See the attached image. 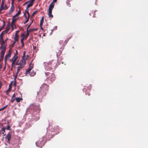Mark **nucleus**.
Wrapping results in <instances>:
<instances>
[{
	"mask_svg": "<svg viewBox=\"0 0 148 148\" xmlns=\"http://www.w3.org/2000/svg\"><path fill=\"white\" fill-rule=\"evenodd\" d=\"M46 64H48V66L46 67V68L47 70L55 69L57 67V63L56 60H52Z\"/></svg>",
	"mask_w": 148,
	"mask_h": 148,
	"instance_id": "obj_1",
	"label": "nucleus"
},
{
	"mask_svg": "<svg viewBox=\"0 0 148 148\" xmlns=\"http://www.w3.org/2000/svg\"><path fill=\"white\" fill-rule=\"evenodd\" d=\"M54 3L53 2H52L49 5L48 13V15L49 16V18H52L53 17V16L51 14V13L52 10L54 7Z\"/></svg>",
	"mask_w": 148,
	"mask_h": 148,
	"instance_id": "obj_2",
	"label": "nucleus"
},
{
	"mask_svg": "<svg viewBox=\"0 0 148 148\" xmlns=\"http://www.w3.org/2000/svg\"><path fill=\"white\" fill-rule=\"evenodd\" d=\"M46 92H45V91H43L40 89V90L37 93V96L40 98H42L43 96L46 95Z\"/></svg>",
	"mask_w": 148,
	"mask_h": 148,
	"instance_id": "obj_3",
	"label": "nucleus"
},
{
	"mask_svg": "<svg viewBox=\"0 0 148 148\" xmlns=\"http://www.w3.org/2000/svg\"><path fill=\"white\" fill-rule=\"evenodd\" d=\"M60 128L58 126L56 125L52 128L51 130L52 132H56L55 134H57L59 132V130H60Z\"/></svg>",
	"mask_w": 148,
	"mask_h": 148,
	"instance_id": "obj_4",
	"label": "nucleus"
},
{
	"mask_svg": "<svg viewBox=\"0 0 148 148\" xmlns=\"http://www.w3.org/2000/svg\"><path fill=\"white\" fill-rule=\"evenodd\" d=\"M48 87L49 86L47 85L46 84L44 83L42 85L40 88V89L46 92L47 90L48 89Z\"/></svg>",
	"mask_w": 148,
	"mask_h": 148,
	"instance_id": "obj_5",
	"label": "nucleus"
},
{
	"mask_svg": "<svg viewBox=\"0 0 148 148\" xmlns=\"http://www.w3.org/2000/svg\"><path fill=\"white\" fill-rule=\"evenodd\" d=\"M45 142V141L44 140H41L40 142L39 141L36 142V145L38 147H42L44 145Z\"/></svg>",
	"mask_w": 148,
	"mask_h": 148,
	"instance_id": "obj_6",
	"label": "nucleus"
},
{
	"mask_svg": "<svg viewBox=\"0 0 148 148\" xmlns=\"http://www.w3.org/2000/svg\"><path fill=\"white\" fill-rule=\"evenodd\" d=\"M34 67V64H32V61L31 62L30 64H29V68L26 71L25 74H29L30 73V71Z\"/></svg>",
	"mask_w": 148,
	"mask_h": 148,
	"instance_id": "obj_7",
	"label": "nucleus"
},
{
	"mask_svg": "<svg viewBox=\"0 0 148 148\" xmlns=\"http://www.w3.org/2000/svg\"><path fill=\"white\" fill-rule=\"evenodd\" d=\"M12 51L10 49L8 51V53L5 56V62H6L7 60L9 59L11 56Z\"/></svg>",
	"mask_w": 148,
	"mask_h": 148,
	"instance_id": "obj_8",
	"label": "nucleus"
},
{
	"mask_svg": "<svg viewBox=\"0 0 148 148\" xmlns=\"http://www.w3.org/2000/svg\"><path fill=\"white\" fill-rule=\"evenodd\" d=\"M13 82V81L11 82L10 83V84L9 88L6 91V95H8L10 91L12 88V85Z\"/></svg>",
	"mask_w": 148,
	"mask_h": 148,
	"instance_id": "obj_9",
	"label": "nucleus"
},
{
	"mask_svg": "<svg viewBox=\"0 0 148 148\" xmlns=\"http://www.w3.org/2000/svg\"><path fill=\"white\" fill-rule=\"evenodd\" d=\"M18 18H14V17H13L12 18V24L11 25V27L12 28V30H13L14 29L13 25H14L15 27V28H16V27L15 24H14V23L18 19Z\"/></svg>",
	"mask_w": 148,
	"mask_h": 148,
	"instance_id": "obj_10",
	"label": "nucleus"
},
{
	"mask_svg": "<svg viewBox=\"0 0 148 148\" xmlns=\"http://www.w3.org/2000/svg\"><path fill=\"white\" fill-rule=\"evenodd\" d=\"M11 138V135L10 134V133H9L5 137V139L7 140V142L8 143H10V139Z\"/></svg>",
	"mask_w": 148,
	"mask_h": 148,
	"instance_id": "obj_11",
	"label": "nucleus"
},
{
	"mask_svg": "<svg viewBox=\"0 0 148 148\" xmlns=\"http://www.w3.org/2000/svg\"><path fill=\"white\" fill-rule=\"evenodd\" d=\"M55 75L53 73H52L51 75L49 77V78L50 79V80L51 82H53L54 81L55 79Z\"/></svg>",
	"mask_w": 148,
	"mask_h": 148,
	"instance_id": "obj_12",
	"label": "nucleus"
},
{
	"mask_svg": "<svg viewBox=\"0 0 148 148\" xmlns=\"http://www.w3.org/2000/svg\"><path fill=\"white\" fill-rule=\"evenodd\" d=\"M25 62H21L20 64V65L17 67V68L19 69H21L25 65Z\"/></svg>",
	"mask_w": 148,
	"mask_h": 148,
	"instance_id": "obj_13",
	"label": "nucleus"
},
{
	"mask_svg": "<svg viewBox=\"0 0 148 148\" xmlns=\"http://www.w3.org/2000/svg\"><path fill=\"white\" fill-rule=\"evenodd\" d=\"M18 58V57L17 56H16L15 55L12 59V61H13L12 63V65H13V64H14V62H16V61L17 60Z\"/></svg>",
	"mask_w": 148,
	"mask_h": 148,
	"instance_id": "obj_14",
	"label": "nucleus"
},
{
	"mask_svg": "<svg viewBox=\"0 0 148 148\" xmlns=\"http://www.w3.org/2000/svg\"><path fill=\"white\" fill-rule=\"evenodd\" d=\"M10 25H8L7 27H6V29L5 31H4V32L5 33H7L8 32V31L10 29Z\"/></svg>",
	"mask_w": 148,
	"mask_h": 148,
	"instance_id": "obj_15",
	"label": "nucleus"
},
{
	"mask_svg": "<svg viewBox=\"0 0 148 148\" xmlns=\"http://www.w3.org/2000/svg\"><path fill=\"white\" fill-rule=\"evenodd\" d=\"M25 51H24L23 52V54L22 57V58L24 60V61L23 62H25V60H27V58H25Z\"/></svg>",
	"mask_w": 148,
	"mask_h": 148,
	"instance_id": "obj_16",
	"label": "nucleus"
},
{
	"mask_svg": "<svg viewBox=\"0 0 148 148\" xmlns=\"http://www.w3.org/2000/svg\"><path fill=\"white\" fill-rule=\"evenodd\" d=\"M24 15H25V18H27V20L24 23V24H25L28 22V21H29V17H27V16L25 14V13H24Z\"/></svg>",
	"mask_w": 148,
	"mask_h": 148,
	"instance_id": "obj_17",
	"label": "nucleus"
},
{
	"mask_svg": "<svg viewBox=\"0 0 148 148\" xmlns=\"http://www.w3.org/2000/svg\"><path fill=\"white\" fill-rule=\"evenodd\" d=\"M29 75L31 77L34 76L36 74V73L34 71V70H32V71L30 73H29Z\"/></svg>",
	"mask_w": 148,
	"mask_h": 148,
	"instance_id": "obj_18",
	"label": "nucleus"
},
{
	"mask_svg": "<svg viewBox=\"0 0 148 148\" xmlns=\"http://www.w3.org/2000/svg\"><path fill=\"white\" fill-rule=\"evenodd\" d=\"M5 34L4 32V31H3L1 34L0 35V38L1 40H3V36Z\"/></svg>",
	"mask_w": 148,
	"mask_h": 148,
	"instance_id": "obj_19",
	"label": "nucleus"
},
{
	"mask_svg": "<svg viewBox=\"0 0 148 148\" xmlns=\"http://www.w3.org/2000/svg\"><path fill=\"white\" fill-rule=\"evenodd\" d=\"M14 6L13 5V3H12V6L11 7L10 10V13L12 12L14 10Z\"/></svg>",
	"mask_w": 148,
	"mask_h": 148,
	"instance_id": "obj_20",
	"label": "nucleus"
},
{
	"mask_svg": "<svg viewBox=\"0 0 148 148\" xmlns=\"http://www.w3.org/2000/svg\"><path fill=\"white\" fill-rule=\"evenodd\" d=\"M33 5V3L30 2L29 4L27 6L26 8H27V10H28V8L32 6Z\"/></svg>",
	"mask_w": 148,
	"mask_h": 148,
	"instance_id": "obj_21",
	"label": "nucleus"
},
{
	"mask_svg": "<svg viewBox=\"0 0 148 148\" xmlns=\"http://www.w3.org/2000/svg\"><path fill=\"white\" fill-rule=\"evenodd\" d=\"M23 36H24L23 38H25V39H26L29 35V31H28V32H27L26 35L25 36H24V35L23 34Z\"/></svg>",
	"mask_w": 148,
	"mask_h": 148,
	"instance_id": "obj_22",
	"label": "nucleus"
},
{
	"mask_svg": "<svg viewBox=\"0 0 148 148\" xmlns=\"http://www.w3.org/2000/svg\"><path fill=\"white\" fill-rule=\"evenodd\" d=\"M38 29L37 28L30 29L29 31V32H34L37 31Z\"/></svg>",
	"mask_w": 148,
	"mask_h": 148,
	"instance_id": "obj_23",
	"label": "nucleus"
},
{
	"mask_svg": "<svg viewBox=\"0 0 148 148\" xmlns=\"http://www.w3.org/2000/svg\"><path fill=\"white\" fill-rule=\"evenodd\" d=\"M21 100H23V99L21 98L17 97L16 99V100L17 102H20Z\"/></svg>",
	"mask_w": 148,
	"mask_h": 148,
	"instance_id": "obj_24",
	"label": "nucleus"
},
{
	"mask_svg": "<svg viewBox=\"0 0 148 148\" xmlns=\"http://www.w3.org/2000/svg\"><path fill=\"white\" fill-rule=\"evenodd\" d=\"M1 48L2 49H4L5 50L6 49V46L5 45H2L1 44Z\"/></svg>",
	"mask_w": 148,
	"mask_h": 148,
	"instance_id": "obj_25",
	"label": "nucleus"
},
{
	"mask_svg": "<svg viewBox=\"0 0 148 148\" xmlns=\"http://www.w3.org/2000/svg\"><path fill=\"white\" fill-rule=\"evenodd\" d=\"M19 70H20V69H19L17 68V71L16 73V76L14 78V80H15V79H16V78L19 72Z\"/></svg>",
	"mask_w": 148,
	"mask_h": 148,
	"instance_id": "obj_26",
	"label": "nucleus"
},
{
	"mask_svg": "<svg viewBox=\"0 0 148 148\" xmlns=\"http://www.w3.org/2000/svg\"><path fill=\"white\" fill-rule=\"evenodd\" d=\"M18 36H15L14 38V42H16L18 41Z\"/></svg>",
	"mask_w": 148,
	"mask_h": 148,
	"instance_id": "obj_27",
	"label": "nucleus"
},
{
	"mask_svg": "<svg viewBox=\"0 0 148 148\" xmlns=\"http://www.w3.org/2000/svg\"><path fill=\"white\" fill-rule=\"evenodd\" d=\"M5 52V50L2 49L1 52V55H4Z\"/></svg>",
	"mask_w": 148,
	"mask_h": 148,
	"instance_id": "obj_28",
	"label": "nucleus"
},
{
	"mask_svg": "<svg viewBox=\"0 0 148 148\" xmlns=\"http://www.w3.org/2000/svg\"><path fill=\"white\" fill-rule=\"evenodd\" d=\"M44 21V17H42L40 21V24H43Z\"/></svg>",
	"mask_w": 148,
	"mask_h": 148,
	"instance_id": "obj_29",
	"label": "nucleus"
},
{
	"mask_svg": "<svg viewBox=\"0 0 148 148\" xmlns=\"http://www.w3.org/2000/svg\"><path fill=\"white\" fill-rule=\"evenodd\" d=\"M37 11H34V12L32 14V16H34L36 14H37Z\"/></svg>",
	"mask_w": 148,
	"mask_h": 148,
	"instance_id": "obj_30",
	"label": "nucleus"
},
{
	"mask_svg": "<svg viewBox=\"0 0 148 148\" xmlns=\"http://www.w3.org/2000/svg\"><path fill=\"white\" fill-rule=\"evenodd\" d=\"M19 31H17L16 32V33H15V36H18V34L19 33Z\"/></svg>",
	"mask_w": 148,
	"mask_h": 148,
	"instance_id": "obj_31",
	"label": "nucleus"
},
{
	"mask_svg": "<svg viewBox=\"0 0 148 148\" xmlns=\"http://www.w3.org/2000/svg\"><path fill=\"white\" fill-rule=\"evenodd\" d=\"M5 129H6V128L5 127H2V130L3 131V134H4V132H5Z\"/></svg>",
	"mask_w": 148,
	"mask_h": 148,
	"instance_id": "obj_32",
	"label": "nucleus"
},
{
	"mask_svg": "<svg viewBox=\"0 0 148 148\" xmlns=\"http://www.w3.org/2000/svg\"><path fill=\"white\" fill-rule=\"evenodd\" d=\"M4 6V2L3 1V0H2L1 4V8H3Z\"/></svg>",
	"mask_w": 148,
	"mask_h": 148,
	"instance_id": "obj_33",
	"label": "nucleus"
},
{
	"mask_svg": "<svg viewBox=\"0 0 148 148\" xmlns=\"http://www.w3.org/2000/svg\"><path fill=\"white\" fill-rule=\"evenodd\" d=\"M2 8L3 10H5L7 9L8 8V7L6 5H5L4 7L3 6V7Z\"/></svg>",
	"mask_w": 148,
	"mask_h": 148,
	"instance_id": "obj_34",
	"label": "nucleus"
},
{
	"mask_svg": "<svg viewBox=\"0 0 148 148\" xmlns=\"http://www.w3.org/2000/svg\"><path fill=\"white\" fill-rule=\"evenodd\" d=\"M6 129H7V130H10V127L9 125H8L7 127L6 128Z\"/></svg>",
	"mask_w": 148,
	"mask_h": 148,
	"instance_id": "obj_35",
	"label": "nucleus"
},
{
	"mask_svg": "<svg viewBox=\"0 0 148 148\" xmlns=\"http://www.w3.org/2000/svg\"><path fill=\"white\" fill-rule=\"evenodd\" d=\"M42 24H40V27L41 29L43 30V28L42 27Z\"/></svg>",
	"mask_w": 148,
	"mask_h": 148,
	"instance_id": "obj_36",
	"label": "nucleus"
},
{
	"mask_svg": "<svg viewBox=\"0 0 148 148\" xmlns=\"http://www.w3.org/2000/svg\"><path fill=\"white\" fill-rule=\"evenodd\" d=\"M34 1H35V0H30L28 2H26V3H28L29 2H30L32 3H33V2H34Z\"/></svg>",
	"mask_w": 148,
	"mask_h": 148,
	"instance_id": "obj_37",
	"label": "nucleus"
},
{
	"mask_svg": "<svg viewBox=\"0 0 148 148\" xmlns=\"http://www.w3.org/2000/svg\"><path fill=\"white\" fill-rule=\"evenodd\" d=\"M31 23H30L28 26L27 27V32H28L29 31V30H28V29L29 28V27H30V26H31Z\"/></svg>",
	"mask_w": 148,
	"mask_h": 148,
	"instance_id": "obj_38",
	"label": "nucleus"
},
{
	"mask_svg": "<svg viewBox=\"0 0 148 148\" xmlns=\"http://www.w3.org/2000/svg\"><path fill=\"white\" fill-rule=\"evenodd\" d=\"M24 39H25L24 38H22V39H21V43H24L23 41Z\"/></svg>",
	"mask_w": 148,
	"mask_h": 148,
	"instance_id": "obj_39",
	"label": "nucleus"
},
{
	"mask_svg": "<svg viewBox=\"0 0 148 148\" xmlns=\"http://www.w3.org/2000/svg\"><path fill=\"white\" fill-rule=\"evenodd\" d=\"M59 43L60 44V45H64V44H63V41L62 40H60V41H59Z\"/></svg>",
	"mask_w": 148,
	"mask_h": 148,
	"instance_id": "obj_40",
	"label": "nucleus"
},
{
	"mask_svg": "<svg viewBox=\"0 0 148 148\" xmlns=\"http://www.w3.org/2000/svg\"><path fill=\"white\" fill-rule=\"evenodd\" d=\"M13 85L14 86H16V81H15L14 82Z\"/></svg>",
	"mask_w": 148,
	"mask_h": 148,
	"instance_id": "obj_41",
	"label": "nucleus"
},
{
	"mask_svg": "<svg viewBox=\"0 0 148 148\" xmlns=\"http://www.w3.org/2000/svg\"><path fill=\"white\" fill-rule=\"evenodd\" d=\"M1 41L2 42L1 44L2 45H5V42L3 40H2Z\"/></svg>",
	"mask_w": 148,
	"mask_h": 148,
	"instance_id": "obj_42",
	"label": "nucleus"
},
{
	"mask_svg": "<svg viewBox=\"0 0 148 148\" xmlns=\"http://www.w3.org/2000/svg\"><path fill=\"white\" fill-rule=\"evenodd\" d=\"M8 106V105H6V106H4V107H3V108H2V109H3V110H4V109H5Z\"/></svg>",
	"mask_w": 148,
	"mask_h": 148,
	"instance_id": "obj_43",
	"label": "nucleus"
},
{
	"mask_svg": "<svg viewBox=\"0 0 148 148\" xmlns=\"http://www.w3.org/2000/svg\"><path fill=\"white\" fill-rule=\"evenodd\" d=\"M4 56V55H1V59H3Z\"/></svg>",
	"mask_w": 148,
	"mask_h": 148,
	"instance_id": "obj_44",
	"label": "nucleus"
},
{
	"mask_svg": "<svg viewBox=\"0 0 148 148\" xmlns=\"http://www.w3.org/2000/svg\"><path fill=\"white\" fill-rule=\"evenodd\" d=\"M14 100H15V99H13V98H12V99L11 100V102H13L14 101Z\"/></svg>",
	"mask_w": 148,
	"mask_h": 148,
	"instance_id": "obj_45",
	"label": "nucleus"
},
{
	"mask_svg": "<svg viewBox=\"0 0 148 148\" xmlns=\"http://www.w3.org/2000/svg\"><path fill=\"white\" fill-rule=\"evenodd\" d=\"M21 13V11L20 10H19L18 12L17 13V14L18 15L20 14Z\"/></svg>",
	"mask_w": 148,
	"mask_h": 148,
	"instance_id": "obj_46",
	"label": "nucleus"
},
{
	"mask_svg": "<svg viewBox=\"0 0 148 148\" xmlns=\"http://www.w3.org/2000/svg\"><path fill=\"white\" fill-rule=\"evenodd\" d=\"M45 74H46V75H49V72H46L45 73Z\"/></svg>",
	"mask_w": 148,
	"mask_h": 148,
	"instance_id": "obj_47",
	"label": "nucleus"
},
{
	"mask_svg": "<svg viewBox=\"0 0 148 148\" xmlns=\"http://www.w3.org/2000/svg\"><path fill=\"white\" fill-rule=\"evenodd\" d=\"M63 48H61L60 49V53L61 52L63 51Z\"/></svg>",
	"mask_w": 148,
	"mask_h": 148,
	"instance_id": "obj_48",
	"label": "nucleus"
},
{
	"mask_svg": "<svg viewBox=\"0 0 148 148\" xmlns=\"http://www.w3.org/2000/svg\"><path fill=\"white\" fill-rule=\"evenodd\" d=\"M21 44L22 45V47L23 48L24 46V43H21Z\"/></svg>",
	"mask_w": 148,
	"mask_h": 148,
	"instance_id": "obj_49",
	"label": "nucleus"
},
{
	"mask_svg": "<svg viewBox=\"0 0 148 148\" xmlns=\"http://www.w3.org/2000/svg\"><path fill=\"white\" fill-rule=\"evenodd\" d=\"M16 42H14L12 44V45H11V46H13L14 44H15V43H16Z\"/></svg>",
	"mask_w": 148,
	"mask_h": 148,
	"instance_id": "obj_50",
	"label": "nucleus"
},
{
	"mask_svg": "<svg viewBox=\"0 0 148 148\" xmlns=\"http://www.w3.org/2000/svg\"><path fill=\"white\" fill-rule=\"evenodd\" d=\"M88 93H87V92H86V95L88 94V95H90V93H89V92H88Z\"/></svg>",
	"mask_w": 148,
	"mask_h": 148,
	"instance_id": "obj_51",
	"label": "nucleus"
},
{
	"mask_svg": "<svg viewBox=\"0 0 148 148\" xmlns=\"http://www.w3.org/2000/svg\"><path fill=\"white\" fill-rule=\"evenodd\" d=\"M3 10L2 8H1V7H0V13H1V11L2 10Z\"/></svg>",
	"mask_w": 148,
	"mask_h": 148,
	"instance_id": "obj_52",
	"label": "nucleus"
},
{
	"mask_svg": "<svg viewBox=\"0 0 148 148\" xmlns=\"http://www.w3.org/2000/svg\"><path fill=\"white\" fill-rule=\"evenodd\" d=\"M18 15V14H17H17H16V15H15L14 16V18H15V17L16 16H17V15Z\"/></svg>",
	"mask_w": 148,
	"mask_h": 148,
	"instance_id": "obj_53",
	"label": "nucleus"
},
{
	"mask_svg": "<svg viewBox=\"0 0 148 148\" xmlns=\"http://www.w3.org/2000/svg\"><path fill=\"white\" fill-rule=\"evenodd\" d=\"M18 15V14H17H17H16V15H15L14 16V18H15V17L16 16H17V15Z\"/></svg>",
	"mask_w": 148,
	"mask_h": 148,
	"instance_id": "obj_54",
	"label": "nucleus"
},
{
	"mask_svg": "<svg viewBox=\"0 0 148 148\" xmlns=\"http://www.w3.org/2000/svg\"><path fill=\"white\" fill-rule=\"evenodd\" d=\"M18 15V14H17H17H16V15H15L14 16V18H15V17L16 16H17V15Z\"/></svg>",
	"mask_w": 148,
	"mask_h": 148,
	"instance_id": "obj_55",
	"label": "nucleus"
},
{
	"mask_svg": "<svg viewBox=\"0 0 148 148\" xmlns=\"http://www.w3.org/2000/svg\"><path fill=\"white\" fill-rule=\"evenodd\" d=\"M18 15V14H17H17H16V15H15L14 16V18H15V17L16 16H17V15Z\"/></svg>",
	"mask_w": 148,
	"mask_h": 148,
	"instance_id": "obj_56",
	"label": "nucleus"
},
{
	"mask_svg": "<svg viewBox=\"0 0 148 148\" xmlns=\"http://www.w3.org/2000/svg\"><path fill=\"white\" fill-rule=\"evenodd\" d=\"M27 12H29L28 11V10H27V8H26V10L25 11V13H27Z\"/></svg>",
	"mask_w": 148,
	"mask_h": 148,
	"instance_id": "obj_57",
	"label": "nucleus"
},
{
	"mask_svg": "<svg viewBox=\"0 0 148 148\" xmlns=\"http://www.w3.org/2000/svg\"><path fill=\"white\" fill-rule=\"evenodd\" d=\"M68 40H66L65 42H64L66 44L67 43V42L68 41Z\"/></svg>",
	"mask_w": 148,
	"mask_h": 148,
	"instance_id": "obj_58",
	"label": "nucleus"
},
{
	"mask_svg": "<svg viewBox=\"0 0 148 148\" xmlns=\"http://www.w3.org/2000/svg\"><path fill=\"white\" fill-rule=\"evenodd\" d=\"M57 0H53V2H57Z\"/></svg>",
	"mask_w": 148,
	"mask_h": 148,
	"instance_id": "obj_59",
	"label": "nucleus"
},
{
	"mask_svg": "<svg viewBox=\"0 0 148 148\" xmlns=\"http://www.w3.org/2000/svg\"><path fill=\"white\" fill-rule=\"evenodd\" d=\"M28 14V16L27 17H29V12H27V13Z\"/></svg>",
	"mask_w": 148,
	"mask_h": 148,
	"instance_id": "obj_60",
	"label": "nucleus"
},
{
	"mask_svg": "<svg viewBox=\"0 0 148 148\" xmlns=\"http://www.w3.org/2000/svg\"><path fill=\"white\" fill-rule=\"evenodd\" d=\"M28 14V16L27 17H29V12H27V13Z\"/></svg>",
	"mask_w": 148,
	"mask_h": 148,
	"instance_id": "obj_61",
	"label": "nucleus"
},
{
	"mask_svg": "<svg viewBox=\"0 0 148 148\" xmlns=\"http://www.w3.org/2000/svg\"><path fill=\"white\" fill-rule=\"evenodd\" d=\"M15 96V94H14L13 96H12V98H13V97H14Z\"/></svg>",
	"mask_w": 148,
	"mask_h": 148,
	"instance_id": "obj_62",
	"label": "nucleus"
},
{
	"mask_svg": "<svg viewBox=\"0 0 148 148\" xmlns=\"http://www.w3.org/2000/svg\"><path fill=\"white\" fill-rule=\"evenodd\" d=\"M2 29V27L0 28V32H1Z\"/></svg>",
	"mask_w": 148,
	"mask_h": 148,
	"instance_id": "obj_63",
	"label": "nucleus"
},
{
	"mask_svg": "<svg viewBox=\"0 0 148 148\" xmlns=\"http://www.w3.org/2000/svg\"><path fill=\"white\" fill-rule=\"evenodd\" d=\"M91 86H90L89 87V90H90L91 89Z\"/></svg>",
	"mask_w": 148,
	"mask_h": 148,
	"instance_id": "obj_64",
	"label": "nucleus"
}]
</instances>
